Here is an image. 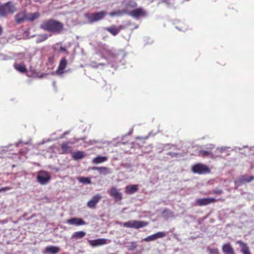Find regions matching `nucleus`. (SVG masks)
<instances>
[{
	"instance_id": "nucleus-35",
	"label": "nucleus",
	"mask_w": 254,
	"mask_h": 254,
	"mask_svg": "<svg viewBox=\"0 0 254 254\" xmlns=\"http://www.w3.org/2000/svg\"><path fill=\"white\" fill-rule=\"evenodd\" d=\"M56 46H57V47L60 46L59 50V51L62 52H65L67 54L68 53L65 47L62 46L60 44H57Z\"/></svg>"
},
{
	"instance_id": "nucleus-32",
	"label": "nucleus",
	"mask_w": 254,
	"mask_h": 254,
	"mask_svg": "<svg viewBox=\"0 0 254 254\" xmlns=\"http://www.w3.org/2000/svg\"><path fill=\"white\" fill-rule=\"evenodd\" d=\"M77 180L79 182L84 184H90L91 183V180L89 178L86 177H78Z\"/></svg>"
},
{
	"instance_id": "nucleus-11",
	"label": "nucleus",
	"mask_w": 254,
	"mask_h": 254,
	"mask_svg": "<svg viewBox=\"0 0 254 254\" xmlns=\"http://www.w3.org/2000/svg\"><path fill=\"white\" fill-rule=\"evenodd\" d=\"M101 197V196L99 194L95 195L87 202V206L88 207L91 209L95 208L96 204L100 200Z\"/></svg>"
},
{
	"instance_id": "nucleus-26",
	"label": "nucleus",
	"mask_w": 254,
	"mask_h": 254,
	"mask_svg": "<svg viewBox=\"0 0 254 254\" xmlns=\"http://www.w3.org/2000/svg\"><path fill=\"white\" fill-rule=\"evenodd\" d=\"M254 179V177H253V176H247V175H244V176H241L239 178L238 181L240 183L242 184V183H246V182H248V183L251 182Z\"/></svg>"
},
{
	"instance_id": "nucleus-27",
	"label": "nucleus",
	"mask_w": 254,
	"mask_h": 254,
	"mask_svg": "<svg viewBox=\"0 0 254 254\" xmlns=\"http://www.w3.org/2000/svg\"><path fill=\"white\" fill-rule=\"evenodd\" d=\"M40 16L38 12L27 13H26V20L33 21L35 19L38 18Z\"/></svg>"
},
{
	"instance_id": "nucleus-7",
	"label": "nucleus",
	"mask_w": 254,
	"mask_h": 254,
	"mask_svg": "<svg viewBox=\"0 0 254 254\" xmlns=\"http://www.w3.org/2000/svg\"><path fill=\"white\" fill-rule=\"evenodd\" d=\"M218 201H220L223 202L224 201V199L219 198V199H216L214 198H198V199H196V203L197 205H198L199 206H202L207 205L211 203H215Z\"/></svg>"
},
{
	"instance_id": "nucleus-22",
	"label": "nucleus",
	"mask_w": 254,
	"mask_h": 254,
	"mask_svg": "<svg viewBox=\"0 0 254 254\" xmlns=\"http://www.w3.org/2000/svg\"><path fill=\"white\" fill-rule=\"evenodd\" d=\"M124 14H128V10L127 9L118 10L112 11L109 13L111 17L122 16Z\"/></svg>"
},
{
	"instance_id": "nucleus-14",
	"label": "nucleus",
	"mask_w": 254,
	"mask_h": 254,
	"mask_svg": "<svg viewBox=\"0 0 254 254\" xmlns=\"http://www.w3.org/2000/svg\"><path fill=\"white\" fill-rule=\"evenodd\" d=\"M166 236V233L164 232H159L152 235H150L144 239L146 242L153 241L157 239L163 238Z\"/></svg>"
},
{
	"instance_id": "nucleus-42",
	"label": "nucleus",
	"mask_w": 254,
	"mask_h": 254,
	"mask_svg": "<svg viewBox=\"0 0 254 254\" xmlns=\"http://www.w3.org/2000/svg\"><path fill=\"white\" fill-rule=\"evenodd\" d=\"M104 64H99V65H103Z\"/></svg>"
},
{
	"instance_id": "nucleus-18",
	"label": "nucleus",
	"mask_w": 254,
	"mask_h": 254,
	"mask_svg": "<svg viewBox=\"0 0 254 254\" xmlns=\"http://www.w3.org/2000/svg\"><path fill=\"white\" fill-rule=\"evenodd\" d=\"M222 250L225 254H236L234 249L230 243L223 244Z\"/></svg>"
},
{
	"instance_id": "nucleus-10",
	"label": "nucleus",
	"mask_w": 254,
	"mask_h": 254,
	"mask_svg": "<svg viewBox=\"0 0 254 254\" xmlns=\"http://www.w3.org/2000/svg\"><path fill=\"white\" fill-rule=\"evenodd\" d=\"M128 14L133 18L145 17L147 15V12L142 7L137 8L131 11L128 10Z\"/></svg>"
},
{
	"instance_id": "nucleus-23",
	"label": "nucleus",
	"mask_w": 254,
	"mask_h": 254,
	"mask_svg": "<svg viewBox=\"0 0 254 254\" xmlns=\"http://www.w3.org/2000/svg\"><path fill=\"white\" fill-rule=\"evenodd\" d=\"M124 5L125 6V8L124 9H127V10H128L129 9H132L136 7L137 4L134 0H129L126 1Z\"/></svg>"
},
{
	"instance_id": "nucleus-9",
	"label": "nucleus",
	"mask_w": 254,
	"mask_h": 254,
	"mask_svg": "<svg viewBox=\"0 0 254 254\" xmlns=\"http://www.w3.org/2000/svg\"><path fill=\"white\" fill-rule=\"evenodd\" d=\"M108 193L116 202L121 201L123 199L122 193L116 187H112L108 191Z\"/></svg>"
},
{
	"instance_id": "nucleus-12",
	"label": "nucleus",
	"mask_w": 254,
	"mask_h": 254,
	"mask_svg": "<svg viewBox=\"0 0 254 254\" xmlns=\"http://www.w3.org/2000/svg\"><path fill=\"white\" fill-rule=\"evenodd\" d=\"M109 242L110 241L104 238L89 241L90 245L93 247L104 245L109 243Z\"/></svg>"
},
{
	"instance_id": "nucleus-2",
	"label": "nucleus",
	"mask_w": 254,
	"mask_h": 254,
	"mask_svg": "<svg viewBox=\"0 0 254 254\" xmlns=\"http://www.w3.org/2000/svg\"><path fill=\"white\" fill-rule=\"evenodd\" d=\"M16 11V8L11 1L0 5V16L5 17L8 14H12Z\"/></svg>"
},
{
	"instance_id": "nucleus-40",
	"label": "nucleus",
	"mask_w": 254,
	"mask_h": 254,
	"mask_svg": "<svg viewBox=\"0 0 254 254\" xmlns=\"http://www.w3.org/2000/svg\"><path fill=\"white\" fill-rule=\"evenodd\" d=\"M41 37L42 38V41H45L48 38V36L46 34H44L41 35Z\"/></svg>"
},
{
	"instance_id": "nucleus-21",
	"label": "nucleus",
	"mask_w": 254,
	"mask_h": 254,
	"mask_svg": "<svg viewBox=\"0 0 254 254\" xmlns=\"http://www.w3.org/2000/svg\"><path fill=\"white\" fill-rule=\"evenodd\" d=\"M61 149L62 153L64 154H68L72 152V147L69 146L68 143L66 142H63L61 144Z\"/></svg>"
},
{
	"instance_id": "nucleus-16",
	"label": "nucleus",
	"mask_w": 254,
	"mask_h": 254,
	"mask_svg": "<svg viewBox=\"0 0 254 254\" xmlns=\"http://www.w3.org/2000/svg\"><path fill=\"white\" fill-rule=\"evenodd\" d=\"M67 65V62L65 58H63L60 61L59 64L57 72L59 74H63L64 73V69Z\"/></svg>"
},
{
	"instance_id": "nucleus-33",
	"label": "nucleus",
	"mask_w": 254,
	"mask_h": 254,
	"mask_svg": "<svg viewBox=\"0 0 254 254\" xmlns=\"http://www.w3.org/2000/svg\"><path fill=\"white\" fill-rule=\"evenodd\" d=\"M207 252L209 254H220L217 248H211L209 247L207 248Z\"/></svg>"
},
{
	"instance_id": "nucleus-24",
	"label": "nucleus",
	"mask_w": 254,
	"mask_h": 254,
	"mask_svg": "<svg viewBox=\"0 0 254 254\" xmlns=\"http://www.w3.org/2000/svg\"><path fill=\"white\" fill-rule=\"evenodd\" d=\"M60 251V248L55 246H48L45 249V252L50 254H56Z\"/></svg>"
},
{
	"instance_id": "nucleus-34",
	"label": "nucleus",
	"mask_w": 254,
	"mask_h": 254,
	"mask_svg": "<svg viewBox=\"0 0 254 254\" xmlns=\"http://www.w3.org/2000/svg\"><path fill=\"white\" fill-rule=\"evenodd\" d=\"M147 137L146 138H143V137H138L137 138V143L139 145H142L146 139H147Z\"/></svg>"
},
{
	"instance_id": "nucleus-6",
	"label": "nucleus",
	"mask_w": 254,
	"mask_h": 254,
	"mask_svg": "<svg viewBox=\"0 0 254 254\" xmlns=\"http://www.w3.org/2000/svg\"><path fill=\"white\" fill-rule=\"evenodd\" d=\"M51 179V177L48 172L41 170L37 173V182L41 185L47 184Z\"/></svg>"
},
{
	"instance_id": "nucleus-36",
	"label": "nucleus",
	"mask_w": 254,
	"mask_h": 254,
	"mask_svg": "<svg viewBox=\"0 0 254 254\" xmlns=\"http://www.w3.org/2000/svg\"><path fill=\"white\" fill-rule=\"evenodd\" d=\"M222 193H223V190H218V189L213 190L212 191V193L213 194H221Z\"/></svg>"
},
{
	"instance_id": "nucleus-28",
	"label": "nucleus",
	"mask_w": 254,
	"mask_h": 254,
	"mask_svg": "<svg viewBox=\"0 0 254 254\" xmlns=\"http://www.w3.org/2000/svg\"><path fill=\"white\" fill-rule=\"evenodd\" d=\"M14 67L17 70L22 73H25L27 71L26 66L23 64H15Z\"/></svg>"
},
{
	"instance_id": "nucleus-4",
	"label": "nucleus",
	"mask_w": 254,
	"mask_h": 254,
	"mask_svg": "<svg viewBox=\"0 0 254 254\" xmlns=\"http://www.w3.org/2000/svg\"><path fill=\"white\" fill-rule=\"evenodd\" d=\"M191 171L194 174H206L210 173L211 171L209 167L202 163H196L191 167Z\"/></svg>"
},
{
	"instance_id": "nucleus-19",
	"label": "nucleus",
	"mask_w": 254,
	"mask_h": 254,
	"mask_svg": "<svg viewBox=\"0 0 254 254\" xmlns=\"http://www.w3.org/2000/svg\"><path fill=\"white\" fill-rule=\"evenodd\" d=\"M236 244H239L241 248V252L243 254H251L250 249L247 244L242 241H238Z\"/></svg>"
},
{
	"instance_id": "nucleus-39",
	"label": "nucleus",
	"mask_w": 254,
	"mask_h": 254,
	"mask_svg": "<svg viewBox=\"0 0 254 254\" xmlns=\"http://www.w3.org/2000/svg\"><path fill=\"white\" fill-rule=\"evenodd\" d=\"M10 190V188L9 187L2 188L0 189V192H1V191H6V190Z\"/></svg>"
},
{
	"instance_id": "nucleus-37",
	"label": "nucleus",
	"mask_w": 254,
	"mask_h": 254,
	"mask_svg": "<svg viewBox=\"0 0 254 254\" xmlns=\"http://www.w3.org/2000/svg\"><path fill=\"white\" fill-rule=\"evenodd\" d=\"M106 167H93L92 168L93 170H99V171H100L101 170H106Z\"/></svg>"
},
{
	"instance_id": "nucleus-20",
	"label": "nucleus",
	"mask_w": 254,
	"mask_h": 254,
	"mask_svg": "<svg viewBox=\"0 0 254 254\" xmlns=\"http://www.w3.org/2000/svg\"><path fill=\"white\" fill-rule=\"evenodd\" d=\"M138 190V185H132L127 186L125 188V192L128 194H133Z\"/></svg>"
},
{
	"instance_id": "nucleus-8",
	"label": "nucleus",
	"mask_w": 254,
	"mask_h": 254,
	"mask_svg": "<svg viewBox=\"0 0 254 254\" xmlns=\"http://www.w3.org/2000/svg\"><path fill=\"white\" fill-rule=\"evenodd\" d=\"M214 146L212 144L209 145L207 148L208 150H200L198 151V156L202 157H209L212 159L215 158L217 156L214 154L212 150L214 148Z\"/></svg>"
},
{
	"instance_id": "nucleus-5",
	"label": "nucleus",
	"mask_w": 254,
	"mask_h": 254,
	"mask_svg": "<svg viewBox=\"0 0 254 254\" xmlns=\"http://www.w3.org/2000/svg\"><path fill=\"white\" fill-rule=\"evenodd\" d=\"M149 223L144 221L130 220L123 223L126 228L139 229L148 226Z\"/></svg>"
},
{
	"instance_id": "nucleus-15",
	"label": "nucleus",
	"mask_w": 254,
	"mask_h": 254,
	"mask_svg": "<svg viewBox=\"0 0 254 254\" xmlns=\"http://www.w3.org/2000/svg\"><path fill=\"white\" fill-rule=\"evenodd\" d=\"M123 29V26L120 25L119 27H117L115 25H112L110 27L105 28V30L108 31L113 36H116L119 33L121 30Z\"/></svg>"
},
{
	"instance_id": "nucleus-1",
	"label": "nucleus",
	"mask_w": 254,
	"mask_h": 254,
	"mask_svg": "<svg viewBox=\"0 0 254 254\" xmlns=\"http://www.w3.org/2000/svg\"><path fill=\"white\" fill-rule=\"evenodd\" d=\"M40 27L44 31L56 34L62 33L64 30L63 24L53 19L44 21L41 24Z\"/></svg>"
},
{
	"instance_id": "nucleus-41",
	"label": "nucleus",
	"mask_w": 254,
	"mask_h": 254,
	"mask_svg": "<svg viewBox=\"0 0 254 254\" xmlns=\"http://www.w3.org/2000/svg\"><path fill=\"white\" fill-rule=\"evenodd\" d=\"M3 32V29L0 26V35L2 34Z\"/></svg>"
},
{
	"instance_id": "nucleus-13",
	"label": "nucleus",
	"mask_w": 254,
	"mask_h": 254,
	"mask_svg": "<svg viewBox=\"0 0 254 254\" xmlns=\"http://www.w3.org/2000/svg\"><path fill=\"white\" fill-rule=\"evenodd\" d=\"M66 223L69 225L81 226L86 224L82 218H73L66 220Z\"/></svg>"
},
{
	"instance_id": "nucleus-25",
	"label": "nucleus",
	"mask_w": 254,
	"mask_h": 254,
	"mask_svg": "<svg viewBox=\"0 0 254 254\" xmlns=\"http://www.w3.org/2000/svg\"><path fill=\"white\" fill-rule=\"evenodd\" d=\"M86 236V233L84 231H77L74 232L71 236V239L78 240L83 238Z\"/></svg>"
},
{
	"instance_id": "nucleus-30",
	"label": "nucleus",
	"mask_w": 254,
	"mask_h": 254,
	"mask_svg": "<svg viewBox=\"0 0 254 254\" xmlns=\"http://www.w3.org/2000/svg\"><path fill=\"white\" fill-rule=\"evenodd\" d=\"M107 159L108 158L106 156H98L93 159L92 162L96 164H100L106 161Z\"/></svg>"
},
{
	"instance_id": "nucleus-3",
	"label": "nucleus",
	"mask_w": 254,
	"mask_h": 254,
	"mask_svg": "<svg viewBox=\"0 0 254 254\" xmlns=\"http://www.w3.org/2000/svg\"><path fill=\"white\" fill-rule=\"evenodd\" d=\"M107 13V12L105 11H101L91 14L86 13H85L84 16L90 23H92L104 19Z\"/></svg>"
},
{
	"instance_id": "nucleus-29",
	"label": "nucleus",
	"mask_w": 254,
	"mask_h": 254,
	"mask_svg": "<svg viewBox=\"0 0 254 254\" xmlns=\"http://www.w3.org/2000/svg\"><path fill=\"white\" fill-rule=\"evenodd\" d=\"M85 156V153L83 151H78L74 152L72 154V158L74 160H78L81 159Z\"/></svg>"
},
{
	"instance_id": "nucleus-31",
	"label": "nucleus",
	"mask_w": 254,
	"mask_h": 254,
	"mask_svg": "<svg viewBox=\"0 0 254 254\" xmlns=\"http://www.w3.org/2000/svg\"><path fill=\"white\" fill-rule=\"evenodd\" d=\"M162 214L163 217L166 219L173 216V212L167 208L165 209Z\"/></svg>"
},
{
	"instance_id": "nucleus-17",
	"label": "nucleus",
	"mask_w": 254,
	"mask_h": 254,
	"mask_svg": "<svg viewBox=\"0 0 254 254\" xmlns=\"http://www.w3.org/2000/svg\"><path fill=\"white\" fill-rule=\"evenodd\" d=\"M15 21L17 24H20L26 20V12L22 11L17 13L15 16Z\"/></svg>"
},
{
	"instance_id": "nucleus-38",
	"label": "nucleus",
	"mask_w": 254,
	"mask_h": 254,
	"mask_svg": "<svg viewBox=\"0 0 254 254\" xmlns=\"http://www.w3.org/2000/svg\"><path fill=\"white\" fill-rule=\"evenodd\" d=\"M168 154L171 156L172 157H177L178 154L176 153H173V152H169Z\"/></svg>"
}]
</instances>
